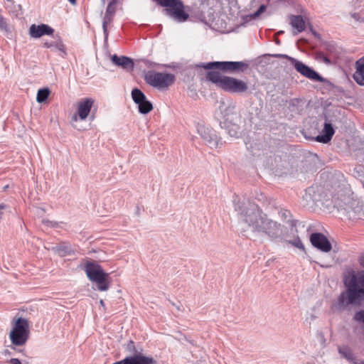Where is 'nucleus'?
Segmentation results:
<instances>
[{
    "mask_svg": "<svg viewBox=\"0 0 364 364\" xmlns=\"http://www.w3.org/2000/svg\"><path fill=\"white\" fill-rule=\"evenodd\" d=\"M205 78L218 88L232 95H244L249 91L248 82L246 80L223 75L219 71H208Z\"/></svg>",
    "mask_w": 364,
    "mask_h": 364,
    "instance_id": "7ed1b4c3",
    "label": "nucleus"
},
{
    "mask_svg": "<svg viewBox=\"0 0 364 364\" xmlns=\"http://www.w3.org/2000/svg\"><path fill=\"white\" fill-rule=\"evenodd\" d=\"M355 71L353 75L355 82L360 86H364V55L356 60Z\"/></svg>",
    "mask_w": 364,
    "mask_h": 364,
    "instance_id": "412c9836",
    "label": "nucleus"
},
{
    "mask_svg": "<svg viewBox=\"0 0 364 364\" xmlns=\"http://www.w3.org/2000/svg\"><path fill=\"white\" fill-rule=\"evenodd\" d=\"M309 28H310V31L312 33V34L317 38L320 39L321 38V35L317 33L314 28H313V26L311 25L309 26Z\"/></svg>",
    "mask_w": 364,
    "mask_h": 364,
    "instance_id": "c03bdc74",
    "label": "nucleus"
},
{
    "mask_svg": "<svg viewBox=\"0 0 364 364\" xmlns=\"http://www.w3.org/2000/svg\"><path fill=\"white\" fill-rule=\"evenodd\" d=\"M111 60L114 65L118 67H121L124 70H133L134 66L133 60L127 56H118L117 55L114 54L111 57Z\"/></svg>",
    "mask_w": 364,
    "mask_h": 364,
    "instance_id": "4be33fe9",
    "label": "nucleus"
},
{
    "mask_svg": "<svg viewBox=\"0 0 364 364\" xmlns=\"http://www.w3.org/2000/svg\"><path fill=\"white\" fill-rule=\"evenodd\" d=\"M125 351L129 353L126 358L135 357L139 360L138 364H159L158 362L152 357L146 356L143 354V348L137 347L135 342L132 340L128 341L127 343L124 345Z\"/></svg>",
    "mask_w": 364,
    "mask_h": 364,
    "instance_id": "9b49d317",
    "label": "nucleus"
},
{
    "mask_svg": "<svg viewBox=\"0 0 364 364\" xmlns=\"http://www.w3.org/2000/svg\"><path fill=\"white\" fill-rule=\"evenodd\" d=\"M234 207L240 220L245 223L253 233L258 235L267 215L255 203L246 204L234 200Z\"/></svg>",
    "mask_w": 364,
    "mask_h": 364,
    "instance_id": "f03ea898",
    "label": "nucleus"
},
{
    "mask_svg": "<svg viewBox=\"0 0 364 364\" xmlns=\"http://www.w3.org/2000/svg\"><path fill=\"white\" fill-rule=\"evenodd\" d=\"M116 11V7L114 6L107 5V9H106V14L114 16Z\"/></svg>",
    "mask_w": 364,
    "mask_h": 364,
    "instance_id": "79ce46f5",
    "label": "nucleus"
},
{
    "mask_svg": "<svg viewBox=\"0 0 364 364\" xmlns=\"http://www.w3.org/2000/svg\"><path fill=\"white\" fill-rule=\"evenodd\" d=\"M353 320L356 323L363 324L361 326V330L363 336H364V309L356 311L353 316Z\"/></svg>",
    "mask_w": 364,
    "mask_h": 364,
    "instance_id": "473e14b6",
    "label": "nucleus"
},
{
    "mask_svg": "<svg viewBox=\"0 0 364 364\" xmlns=\"http://www.w3.org/2000/svg\"><path fill=\"white\" fill-rule=\"evenodd\" d=\"M283 241H285L286 242L291 245L292 246L305 252V247H304V245H303L301 240H300V238L299 237V236H296V237L294 239V240H287L286 239V235H284V240H283Z\"/></svg>",
    "mask_w": 364,
    "mask_h": 364,
    "instance_id": "72a5a7b5",
    "label": "nucleus"
},
{
    "mask_svg": "<svg viewBox=\"0 0 364 364\" xmlns=\"http://www.w3.org/2000/svg\"><path fill=\"white\" fill-rule=\"evenodd\" d=\"M9 362L10 364H22L18 358H11Z\"/></svg>",
    "mask_w": 364,
    "mask_h": 364,
    "instance_id": "a18cd8bd",
    "label": "nucleus"
},
{
    "mask_svg": "<svg viewBox=\"0 0 364 364\" xmlns=\"http://www.w3.org/2000/svg\"><path fill=\"white\" fill-rule=\"evenodd\" d=\"M43 223L50 225L52 228H55L58 225V223L55 221H50L48 220H43Z\"/></svg>",
    "mask_w": 364,
    "mask_h": 364,
    "instance_id": "37998d69",
    "label": "nucleus"
},
{
    "mask_svg": "<svg viewBox=\"0 0 364 364\" xmlns=\"http://www.w3.org/2000/svg\"><path fill=\"white\" fill-rule=\"evenodd\" d=\"M311 244L323 252H328L332 249V245L328 239L321 232H313L309 237Z\"/></svg>",
    "mask_w": 364,
    "mask_h": 364,
    "instance_id": "4468645a",
    "label": "nucleus"
},
{
    "mask_svg": "<svg viewBox=\"0 0 364 364\" xmlns=\"http://www.w3.org/2000/svg\"><path fill=\"white\" fill-rule=\"evenodd\" d=\"M341 210L350 220L364 219V203L359 199L348 198L341 206Z\"/></svg>",
    "mask_w": 364,
    "mask_h": 364,
    "instance_id": "1a4fd4ad",
    "label": "nucleus"
},
{
    "mask_svg": "<svg viewBox=\"0 0 364 364\" xmlns=\"http://www.w3.org/2000/svg\"><path fill=\"white\" fill-rule=\"evenodd\" d=\"M246 146L254 156L262 157L269 153L267 144L263 139H250L246 142Z\"/></svg>",
    "mask_w": 364,
    "mask_h": 364,
    "instance_id": "2eb2a0df",
    "label": "nucleus"
},
{
    "mask_svg": "<svg viewBox=\"0 0 364 364\" xmlns=\"http://www.w3.org/2000/svg\"><path fill=\"white\" fill-rule=\"evenodd\" d=\"M139 361L135 357L124 358L123 360L117 361L112 364H138Z\"/></svg>",
    "mask_w": 364,
    "mask_h": 364,
    "instance_id": "c9c22d12",
    "label": "nucleus"
},
{
    "mask_svg": "<svg viewBox=\"0 0 364 364\" xmlns=\"http://www.w3.org/2000/svg\"><path fill=\"white\" fill-rule=\"evenodd\" d=\"M268 55L276 58L287 59L293 65L294 64V61L293 60H296L295 58L290 57L286 54H269Z\"/></svg>",
    "mask_w": 364,
    "mask_h": 364,
    "instance_id": "58836bf2",
    "label": "nucleus"
},
{
    "mask_svg": "<svg viewBox=\"0 0 364 364\" xmlns=\"http://www.w3.org/2000/svg\"><path fill=\"white\" fill-rule=\"evenodd\" d=\"M83 269L89 280L96 283L99 291H105L109 289L112 282L109 274L105 272L96 261L86 260Z\"/></svg>",
    "mask_w": 364,
    "mask_h": 364,
    "instance_id": "20e7f679",
    "label": "nucleus"
},
{
    "mask_svg": "<svg viewBox=\"0 0 364 364\" xmlns=\"http://www.w3.org/2000/svg\"><path fill=\"white\" fill-rule=\"evenodd\" d=\"M72 119H73V121H75V122H76V121L77 120V114H74V115L73 116V117H72Z\"/></svg>",
    "mask_w": 364,
    "mask_h": 364,
    "instance_id": "3c124183",
    "label": "nucleus"
},
{
    "mask_svg": "<svg viewBox=\"0 0 364 364\" xmlns=\"http://www.w3.org/2000/svg\"><path fill=\"white\" fill-rule=\"evenodd\" d=\"M323 48L329 53H334L336 50V47L334 43L331 42H325L323 44Z\"/></svg>",
    "mask_w": 364,
    "mask_h": 364,
    "instance_id": "4c0bfd02",
    "label": "nucleus"
},
{
    "mask_svg": "<svg viewBox=\"0 0 364 364\" xmlns=\"http://www.w3.org/2000/svg\"><path fill=\"white\" fill-rule=\"evenodd\" d=\"M263 235L272 241H283L284 240L283 226L279 223L272 220Z\"/></svg>",
    "mask_w": 364,
    "mask_h": 364,
    "instance_id": "dca6fc26",
    "label": "nucleus"
},
{
    "mask_svg": "<svg viewBox=\"0 0 364 364\" xmlns=\"http://www.w3.org/2000/svg\"><path fill=\"white\" fill-rule=\"evenodd\" d=\"M208 71L216 70L223 73L240 74L249 68V64L244 61H213L196 65Z\"/></svg>",
    "mask_w": 364,
    "mask_h": 364,
    "instance_id": "39448f33",
    "label": "nucleus"
},
{
    "mask_svg": "<svg viewBox=\"0 0 364 364\" xmlns=\"http://www.w3.org/2000/svg\"><path fill=\"white\" fill-rule=\"evenodd\" d=\"M72 4L75 5L76 4V0H68Z\"/></svg>",
    "mask_w": 364,
    "mask_h": 364,
    "instance_id": "603ef678",
    "label": "nucleus"
},
{
    "mask_svg": "<svg viewBox=\"0 0 364 364\" xmlns=\"http://www.w3.org/2000/svg\"><path fill=\"white\" fill-rule=\"evenodd\" d=\"M4 355H11V353L8 349H6L4 350Z\"/></svg>",
    "mask_w": 364,
    "mask_h": 364,
    "instance_id": "8fccbe9b",
    "label": "nucleus"
},
{
    "mask_svg": "<svg viewBox=\"0 0 364 364\" xmlns=\"http://www.w3.org/2000/svg\"><path fill=\"white\" fill-rule=\"evenodd\" d=\"M220 115L217 117L221 128L225 129L231 136H237L238 134L239 126L237 124L238 119L237 114L235 111V107L228 106L220 107Z\"/></svg>",
    "mask_w": 364,
    "mask_h": 364,
    "instance_id": "6e6552de",
    "label": "nucleus"
},
{
    "mask_svg": "<svg viewBox=\"0 0 364 364\" xmlns=\"http://www.w3.org/2000/svg\"><path fill=\"white\" fill-rule=\"evenodd\" d=\"M113 16L109 15L105 13L102 21V28L105 39L108 37L107 24L112 21Z\"/></svg>",
    "mask_w": 364,
    "mask_h": 364,
    "instance_id": "f704fd0d",
    "label": "nucleus"
},
{
    "mask_svg": "<svg viewBox=\"0 0 364 364\" xmlns=\"http://www.w3.org/2000/svg\"><path fill=\"white\" fill-rule=\"evenodd\" d=\"M30 336L28 321L24 318L18 317L13 320L12 328L9 333L11 345L9 347L16 350V346H24Z\"/></svg>",
    "mask_w": 364,
    "mask_h": 364,
    "instance_id": "423d86ee",
    "label": "nucleus"
},
{
    "mask_svg": "<svg viewBox=\"0 0 364 364\" xmlns=\"http://www.w3.org/2000/svg\"><path fill=\"white\" fill-rule=\"evenodd\" d=\"M100 304L101 306H105V302H104V301L102 299H101L100 301Z\"/></svg>",
    "mask_w": 364,
    "mask_h": 364,
    "instance_id": "864d4df0",
    "label": "nucleus"
},
{
    "mask_svg": "<svg viewBox=\"0 0 364 364\" xmlns=\"http://www.w3.org/2000/svg\"><path fill=\"white\" fill-rule=\"evenodd\" d=\"M56 37L58 38L55 41L45 42L43 43L44 47L48 48H51V47H55L58 50H60L64 53H65V45L63 44L62 39L60 38V37L58 35H57Z\"/></svg>",
    "mask_w": 364,
    "mask_h": 364,
    "instance_id": "c85d7f7f",
    "label": "nucleus"
},
{
    "mask_svg": "<svg viewBox=\"0 0 364 364\" xmlns=\"http://www.w3.org/2000/svg\"><path fill=\"white\" fill-rule=\"evenodd\" d=\"M338 350L341 356L353 364L356 360L351 348L348 346H338Z\"/></svg>",
    "mask_w": 364,
    "mask_h": 364,
    "instance_id": "a878e982",
    "label": "nucleus"
},
{
    "mask_svg": "<svg viewBox=\"0 0 364 364\" xmlns=\"http://www.w3.org/2000/svg\"><path fill=\"white\" fill-rule=\"evenodd\" d=\"M351 16L355 19L356 21H359L360 20V16L358 13H354L351 15Z\"/></svg>",
    "mask_w": 364,
    "mask_h": 364,
    "instance_id": "49530a36",
    "label": "nucleus"
},
{
    "mask_svg": "<svg viewBox=\"0 0 364 364\" xmlns=\"http://www.w3.org/2000/svg\"><path fill=\"white\" fill-rule=\"evenodd\" d=\"M353 364H364V360L356 359Z\"/></svg>",
    "mask_w": 364,
    "mask_h": 364,
    "instance_id": "09e8293b",
    "label": "nucleus"
},
{
    "mask_svg": "<svg viewBox=\"0 0 364 364\" xmlns=\"http://www.w3.org/2000/svg\"><path fill=\"white\" fill-rule=\"evenodd\" d=\"M53 33L54 29L44 23L40 25L32 24L29 28V34L34 38H38L45 35L51 36Z\"/></svg>",
    "mask_w": 364,
    "mask_h": 364,
    "instance_id": "f3484780",
    "label": "nucleus"
},
{
    "mask_svg": "<svg viewBox=\"0 0 364 364\" xmlns=\"http://www.w3.org/2000/svg\"><path fill=\"white\" fill-rule=\"evenodd\" d=\"M303 100L299 98H293L287 101L288 109L291 112H299L302 109Z\"/></svg>",
    "mask_w": 364,
    "mask_h": 364,
    "instance_id": "cd10ccee",
    "label": "nucleus"
},
{
    "mask_svg": "<svg viewBox=\"0 0 364 364\" xmlns=\"http://www.w3.org/2000/svg\"><path fill=\"white\" fill-rule=\"evenodd\" d=\"M293 60L294 61V68L303 76L316 82H323L326 81V80L313 68L297 60Z\"/></svg>",
    "mask_w": 364,
    "mask_h": 364,
    "instance_id": "f8f14e48",
    "label": "nucleus"
},
{
    "mask_svg": "<svg viewBox=\"0 0 364 364\" xmlns=\"http://www.w3.org/2000/svg\"><path fill=\"white\" fill-rule=\"evenodd\" d=\"M334 133L333 125L330 122H326L321 134L316 136L315 140L320 143L327 144L331 141Z\"/></svg>",
    "mask_w": 364,
    "mask_h": 364,
    "instance_id": "aec40b11",
    "label": "nucleus"
},
{
    "mask_svg": "<svg viewBox=\"0 0 364 364\" xmlns=\"http://www.w3.org/2000/svg\"><path fill=\"white\" fill-rule=\"evenodd\" d=\"M160 6L164 8V15L170 17L176 22L182 23L188 20L189 14L186 11V6L181 0H154Z\"/></svg>",
    "mask_w": 364,
    "mask_h": 364,
    "instance_id": "0eeeda50",
    "label": "nucleus"
},
{
    "mask_svg": "<svg viewBox=\"0 0 364 364\" xmlns=\"http://www.w3.org/2000/svg\"><path fill=\"white\" fill-rule=\"evenodd\" d=\"M94 102L92 98H84L78 102L77 114L81 120H85L88 117Z\"/></svg>",
    "mask_w": 364,
    "mask_h": 364,
    "instance_id": "a211bd4d",
    "label": "nucleus"
},
{
    "mask_svg": "<svg viewBox=\"0 0 364 364\" xmlns=\"http://www.w3.org/2000/svg\"><path fill=\"white\" fill-rule=\"evenodd\" d=\"M359 263L364 268V254L360 257ZM343 284L346 289L331 304L333 312L349 311L350 306H360L364 301V270L348 271L344 275Z\"/></svg>",
    "mask_w": 364,
    "mask_h": 364,
    "instance_id": "f257e3e1",
    "label": "nucleus"
},
{
    "mask_svg": "<svg viewBox=\"0 0 364 364\" xmlns=\"http://www.w3.org/2000/svg\"><path fill=\"white\" fill-rule=\"evenodd\" d=\"M137 105L139 112L142 114H146L153 109V105L149 100H147V98L144 101L139 103Z\"/></svg>",
    "mask_w": 364,
    "mask_h": 364,
    "instance_id": "c756f323",
    "label": "nucleus"
},
{
    "mask_svg": "<svg viewBox=\"0 0 364 364\" xmlns=\"http://www.w3.org/2000/svg\"><path fill=\"white\" fill-rule=\"evenodd\" d=\"M117 200L116 196L113 194L107 195L103 199L102 205L105 210L107 213H110L115 208V201Z\"/></svg>",
    "mask_w": 364,
    "mask_h": 364,
    "instance_id": "bb28decb",
    "label": "nucleus"
},
{
    "mask_svg": "<svg viewBox=\"0 0 364 364\" xmlns=\"http://www.w3.org/2000/svg\"><path fill=\"white\" fill-rule=\"evenodd\" d=\"M281 218L286 223H289L290 225V231L291 232L295 235L297 234L298 230L296 228L297 220L292 219V215L291 212L286 209H282L279 213Z\"/></svg>",
    "mask_w": 364,
    "mask_h": 364,
    "instance_id": "5701e85b",
    "label": "nucleus"
},
{
    "mask_svg": "<svg viewBox=\"0 0 364 364\" xmlns=\"http://www.w3.org/2000/svg\"><path fill=\"white\" fill-rule=\"evenodd\" d=\"M51 250L57 253L60 257L70 255L73 253L71 246L65 242L60 243L55 246L52 247Z\"/></svg>",
    "mask_w": 364,
    "mask_h": 364,
    "instance_id": "393cba45",
    "label": "nucleus"
},
{
    "mask_svg": "<svg viewBox=\"0 0 364 364\" xmlns=\"http://www.w3.org/2000/svg\"><path fill=\"white\" fill-rule=\"evenodd\" d=\"M317 58L322 60L327 65H330L331 63V60L329 58H328L323 52H318L316 53Z\"/></svg>",
    "mask_w": 364,
    "mask_h": 364,
    "instance_id": "ea45409f",
    "label": "nucleus"
},
{
    "mask_svg": "<svg viewBox=\"0 0 364 364\" xmlns=\"http://www.w3.org/2000/svg\"><path fill=\"white\" fill-rule=\"evenodd\" d=\"M50 93L48 87H44L38 90L36 96V100L39 103H43L47 100Z\"/></svg>",
    "mask_w": 364,
    "mask_h": 364,
    "instance_id": "2f4dec72",
    "label": "nucleus"
},
{
    "mask_svg": "<svg viewBox=\"0 0 364 364\" xmlns=\"http://www.w3.org/2000/svg\"><path fill=\"white\" fill-rule=\"evenodd\" d=\"M18 352L23 353L24 352V350L23 349H18Z\"/></svg>",
    "mask_w": 364,
    "mask_h": 364,
    "instance_id": "5fc2aeb1",
    "label": "nucleus"
},
{
    "mask_svg": "<svg viewBox=\"0 0 364 364\" xmlns=\"http://www.w3.org/2000/svg\"><path fill=\"white\" fill-rule=\"evenodd\" d=\"M119 1V0H112L108 4L111 5V6H116V5L118 4Z\"/></svg>",
    "mask_w": 364,
    "mask_h": 364,
    "instance_id": "de8ad7c7",
    "label": "nucleus"
},
{
    "mask_svg": "<svg viewBox=\"0 0 364 364\" xmlns=\"http://www.w3.org/2000/svg\"><path fill=\"white\" fill-rule=\"evenodd\" d=\"M272 220V219L269 218L268 215H267L266 219L264 220V222L262 225V228H260L258 235H263V234L267 230L268 226L270 225Z\"/></svg>",
    "mask_w": 364,
    "mask_h": 364,
    "instance_id": "e433bc0d",
    "label": "nucleus"
},
{
    "mask_svg": "<svg viewBox=\"0 0 364 364\" xmlns=\"http://www.w3.org/2000/svg\"><path fill=\"white\" fill-rule=\"evenodd\" d=\"M290 24L291 26L296 29V31H294V35H297L299 33L302 32L305 30V21L301 15H291L290 16Z\"/></svg>",
    "mask_w": 364,
    "mask_h": 364,
    "instance_id": "b1692460",
    "label": "nucleus"
},
{
    "mask_svg": "<svg viewBox=\"0 0 364 364\" xmlns=\"http://www.w3.org/2000/svg\"><path fill=\"white\" fill-rule=\"evenodd\" d=\"M218 113H215L216 117H220V114H219V115H218Z\"/></svg>",
    "mask_w": 364,
    "mask_h": 364,
    "instance_id": "6e6d98bb",
    "label": "nucleus"
},
{
    "mask_svg": "<svg viewBox=\"0 0 364 364\" xmlns=\"http://www.w3.org/2000/svg\"><path fill=\"white\" fill-rule=\"evenodd\" d=\"M323 188L317 184L307 188L303 198L306 201L317 202L321 200V192Z\"/></svg>",
    "mask_w": 364,
    "mask_h": 364,
    "instance_id": "6ab92c4d",
    "label": "nucleus"
},
{
    "mask_svg": "<svg viewBox=\"0 0 364 364\" xmlns=\"http://www.w3.org/2000/svg\"><path fill=\"white\" fill-rule=\"evenodd\" d=\"M267 6L264 4H262L259 6L258 9L252 15L253 18H257L262 13L266 11Z\"/></svg>",
    "mask_w": 364,
    "mask_h": 364,
    "instance_id": "a19ab883",
    "label": "nucleus"
},
{
    "mask_svg": "<svg viewBox=\"0 0 364 364\" xmlns=\"http://www.w3.org/2000/svg\"><path fill=\"white\" fill-rule=\"evenodd\" d=\"M132 97L133 101L138 105L139 103L144 101L146 99L144 93L138 88H134L132 90Z\"/></svg>",
    "mask_w": 364,
    "mask_h": 364,
    "instance_id": "7c9ffc66",
    "label": "nucleus"
},
{
    "mask_svg": "<svg viewBox=\"0 0 364 364\" xmlns=\"http://www.w3.org/2000/svg\"><path fill=\"white\" fill-rule=\"evenodd\" d=\"M198 132L204 142L211 149L218 148L220 144H222L221 138L218 136L213 130L200 126L198 128Z\"/></svg>",
    "mask_w": 364,
    "mask_h": 364,
    "instance_id": "ddd939ff",
    "label": "nucleus"
},
{
    "mask_svg": "<svg viewBox=\"0 0 364 364\" xmlns=\"http://www.w3.org/2000/svg\"><path fill=\"white\" fill-rule=\"evenodd\" d=\"M146 82L159 89H164L168 87L175 81V75L171 73H150L145 77Z\"/></svg>",
    "mask_w": 364,
    "mask_h": 364,
    "instance_id": "9d476101",
    "label": "nucleus"
}]
</instances>
